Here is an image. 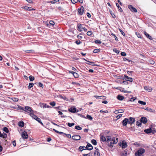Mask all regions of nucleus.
<instances>
[{
    "instance_id": "nucleus-1",
    "label": "nucleus",
    "mask_w": 156,
    "mask_h": 156,
    "mask_svg": "<svg viewBox=\"0 0 156 156\" xmlns=\"http://www.w3.org/2000/svg\"><path fill=\"white\" fill-rule=\"evenodd\" d=\"M30 115L31 116L33 119L35 120L36 121H37L39 123H40L41 125L44 126V125L43 123L41 121V119L37 117L36 115H34V113H30Z\"/></svg>"
},
{
    "instance_id": "nucleus-2",
    "label": "nucleus",
    "mask_w": 156,
    "mask_h": 156,
    "mask_svg": "<svg viewBox=\"0 0 156 156\" xmlns=\"http://www.w3.org/2000/svg\"><path fill=\"white\" fill-rule=\"evenodd\" d=\"M145 152V150L143 148H140L135 153V155L141 156Z\"/></svg>"
},
{
    "instance_id": "nucleus-3",
    "label": "nucleus",
    "mask_w": 156,
    "mask_h": 156,
    "mask_svg": "<svg viewBox=\"0 0 156 156\" xmlns=\"http://www.w3.org/2000/svg\"><path fill=\"white\" fill-rule=\"evenodd\" d=\"M68 111L72 113H75L78 112V110L76 108L75 106H72L69 107Z\"/></svg>"
},
{
    "instance_id": "nucleus-4",
    "label": "nucleus",
    "mask_w": 156,
    "mask_h": 156,
    "mask_svg": "<svg viewBox=\"0 0 156 156\" xmlns=\"http://www.w3.org/2000/svg\"><path fill=\"white\" fill-rule=\"evenodd\" d=\"M24 111L27 112L30 114V113L33 112L34 113V111L32 109V108L28 106H25V107Z\"/></svg>"
},
{
    "instance_id": "nucleus-5",
    "label": "nucleus",
    "mask_w": 156,
    "mask_h": 156,
    "mask_svg": "<svg viewBox=\"0 0 156 156\" xmlns=\"http://www.w3.org/2000/svg\"><path fill=\"white\" fill-rule=\"evenodd\" d=\"M21 136L22 138L24 139H26L28 138V135L27 132L25 131H24L22 133Z\"/></svg>"
},
{
    "instance_id": "nucleus-6",
    "label": "nucleus",
    "mask_w": 156,
    "mask_h": 156,
    "mask_svg": "<svg viewBox=\"0 0 156 156\" xmlns=\"http://www.w3.org/2000/svg\"><path fill=\"white\" fill-rule=\"evenodd\" d=\"M21 8L24 9V10L25 11H35V9H34L31 7H29L26 6H23L21 7Z\"/></svg>"
},
{
    "instance_id": "nucleus-7",
    "label": "nucleus",
    "mask_w": 156,
    "mask_h": 156,
    "mask_svg": "<svg viewBox=\"0 0 156 156\" xmlns=\"http://www.w3.org/2000/svg\"><path fill=\"white\" fill-rule=\"evenodd\" d=\"M128 7L132 12H137V9L131 5H129Z\"/></svg>"
},
{
    "instance_id": "nucleus-8",
    "label": "nucleus",
    "mask_w": 156,
    "mask_h": 156,
    "mask_svg": "<svg viewBox=\"0 0 156 156\" xmlns=\"http://www.w3.org/2000/svg\"><path fill=\"white\" fill-rule=\"evenodd\" d=\"M84 26L83 25L79 24V31H81L83 30L85 31V30H87V29L84 27H83Z\"/></svg>"
},
{
    "instance_id": "nucleus-9",
    "label": "nucleus",
    "mask_w": 156,
    "mask_h": 156,
    "mask_svg": "<svg viewBox=\"0 0 156 156\" xmlns=\"http://www.w3.org/2000/svg\"><path fill=\"white\" fill-rule=\"evenodd\" d=\"M128 124H133L135 122V119L133 117H129L128 119Z\"/></svg>"
},
{
    "instance_id": "nucleus-10",
    "label": "nucleus",
    "mask_w": 156,
    "mask_h": 156,
    "mask_svg": "<svg viewBox=\"0 0 156 156\" xmlns=\"http://www.w3.org/2000/svg\"><path fill=\"white\" fill-rule=\"evenodd\" d=\"M120 146L122 147V148H125L127 147V143L124 140L122 141V143L120 145H119Z\"/></svg>"
},
{
    "instance_id": "nucleus-11",
    "label": "nucleus",
    "mask_w": 156,
    "mask_h": 156,
    "mask_svg": "<svg viewBox=\"0 0 156 156\" xmlns=\"http://www.w3.org/2000/svg\"><path fill=\"white\" fill-rule=\"evenodd\" d=\"M123 80H124V79H125L126 81H129L130 82H132L133 81V79L132 78L129 77L126 75H125L124 77H123Z\"/></svg>"
},
{
    "instance_id": "nucleus-12",
    "label": "nucleus",
    "mask_w": 156,
    "mask_h": 156,
    "mask_svg": "<svg viewBox=\"0 0 156 156\" xmlns=\"http://www.w3.org/2000/svg\"><path fill=\"white\" fill-rule=\"evenodd\" d=\"M140 121L141 123L146 124L147 122V120L145 117H142L140 118Z\"/></svg>"
},
{
    "instance_id": "nucleus-13",
    "label": "nucleus",
    "mask_w": 156,
    "mask_h": 156,
    "mask_svg": "<svg viewBox=\"0 0 156 156\" xmlns=\"http://www.w3.org/2000/svg\"><path fill=\"white\" fill-rule=\"evenodd\" d=\"M84 9L83 6H81L80 7V9L79 8V14L82 15L83 14Z\"/></svg>"
},
{
    "instance_id": "nucleus-14",
    "label": "nucleus",
    "mask_w": 156,
    "mask_h": 156,
    "mask_svg": "<svg viewBox=\"0 0 156 156\" xmlns=\"http://www.w3.org/2000/svg\"><path fill=\"white\" fill-rule=\"evenodd\" d=\"M128 123V120L127 118H125L122 121V124L123 126H126Z\"/></svg>"
},
{
    "instance_id": "nucleus-15",
    "label": "nucleus",
    "mask_w": 156,
    "mask_h": 156,
    "mask_svg": "<svg viewBox=\"0 0 156 156\" xmlns=\"http://www.w3.org/2000/svg\"><path fill=\"white\" fill-rule=\"evenodd\" d=\"M25 123L23 121L21 120L18 123V125L20 127L22 128L24 126Z\"/></svg>"
},
{
    "instance_id": "nucleus-16",
    "label": "nucleus",
    "mask_w": 156,
    "mask_h": 156,
    "mask_svg": "<svg viewBox=\"0 0 156 156\" xmlns=\"http://www.w3.org/2000/svg\"><path fill=\"white\" fill-rule=\"evenodd\" d=\"M35 85H37L38 87H41L42 89H43L44 87V86L43 84L41 82H39L38 83L37 82L35 83Z\"/></svg>"
},
{
    "instance_id": "nucleus-17",
    "label": "nucleus",
    "mask_w": 156,
    "mask_h": 156,
    "mask_svg": "<svg viewBox=\"0 0 156 156\" xmlns=\"http://www.w3.org/2000/svg\"><path fill=\"white\" fill-rule=\"evenodd\" d=\"M107 139H106V141L108 143L110 141H113V138H112L111 136H106Z\"/></svg>"
},
{
    "instance_id": "nucleus-18",
    "label": "nucleus",
    "mask_w": 156,
    "mask_h": 156,
    "mask_svg": "<svg viewBox=\"0 0 156 156\" xmlns=\"http://www.w3.org/2000/svg\"><path fill=\"white\" fill-rule=\"evenodd\" d=\"M17 106H18V107H14L13 108H15V109H19V110H22L23 111L24 110V108L23 107L20 106V105H17Z\"/></svg>"
},
{
    "instance_id": "nucleus-19",
    "label": "nucleus",
    "mask_w": 156,
    "mask_h": 156,
    "mask_svg": "<svg viewBox=\"0 0 156 156\" xmlns=\"http://www.w3.org/2000/svg\"><path fill=\"white\" fill-rule=\"evenodd\" d=\"M84 59L86 61L88 62V63H87V64H88L89 65L93 66H98V65H96L95 64V63L94 62H90L89 61H87V60L85 59L84 58Z\"/></svg>"
},
{
    "instance_id": "nucleus-20",
    "label": "nucleus",
    "mask_w": 156,
    "mask_h": 156,
    "mask_svg": "<svg viewBox=\"0 0 156 156\" xmlns=\"http://www.w3.org/2000/svg\"><path fill=\"white\" fill-rule=\"evenodd\" d=\"M100 140L101 142H104L106 141V138L103 135H101Z\"/></svg>"
},
{
    "instance_id": "nucleus-21",
    "label": "nucleus",
    "mask_w": 156,
    "mask_h": 156,
    "mask_svg": "<svg viewBox=\"0 0 156 156\" xmlns=\"http://www.w3.org/2000/svg\"><path fill=\"white\" fill-rule=\"evenodd\" d=\"M58 97L60 98L63 99L66 101L69 100L66 96H63L62 95H59Z\"/></svg>"
},
{
    "instance_id": "nucleus-22",
    "label": "nucleus",
    "mask_w": 156,
    "mask_h": 156,
    "mask_svg": "<svg viewBox=\"0 0 156 156\" xmlns=\"http://www.w3.org/2000/svg\"><path fill=\"white\" fill-rule=\"evenodd\" d=\"M144 34L149 39L151 40H152L153 39V38H152V37L151 36H150V35L147 33L146 32L144 31Z\"/></svg>"
},
{
    "instance_id": "nucleus-23",
    "label": "nucleus",
    "mask_w": 156,
    "mask_h": 156,
    "mask_svg": "<svg viewBox=\"0 0 156 156\" xmlns=\"http://www.w3.org/2000/svg\"><path fill=\"white\" fill-rule=\"evenodd\" d=\"M117 98L118 100L122 101L123 99L124 98L123 96L121 95H118L117 97Z\"/></svg>"
},
{
    "instance_id": "nucleus-24",
    "label": "nucleus",
    "mask_w": 156,
    "mask_h": 156,
    "mask_svg": "<svg viewBox=\"0 0 156 156\" xmlns=\"http://www.w3.org/2000/svg\"><path fill=\"white\" fill-rule=\"evenodd\" d=\"M35 85V83H29V85L28 87V88L29 89H30L32 87H33L34 85Z\"/></svg>"
},
{
    "instance_id": "nucleus-25",
    "label": "nucleus",
    "mask_w": 156,
    "mask_h": 156,
    "mask_svg": "<svg viewBox=\"0 0 156 156\" xmlns=\"http://www.w3.org/2000/svg\"><path fill=\"white\" fill-rule=\"evenodd\" d=\"M124 152L125 153H124L123 152H121L120 153L121 155L122 156H126L127 154V150L126 149V150H124Z\"/></svg>"
},
{
    "instance_id": "nucleus-26",
    "label": "nucleus",
    "mask_w": 156,
    "mask_h": 156,
    "mask_svg": "<svg viewBox=\"0 0 156 156\" xmlns=\"http://www.w3.org/2000/svg\"><path fill=\"white\" fill-rule=\"evenodd\" d=\"M120 81V83L122 84H124V85H127L128 84V82L127 81L125 80H119Z\"/></svg>"
},
{
    "instance_id": "nucleus-27",
    "label": "nucleus",
    "mask_w": 156,
    "mask_h": 156,
    "mask_svg": "<svg viewBox=\"0 0 156 156\" xmlns=\"http://www.w3.org/2000/svg\"><path fill=\"white\" fill-rule=\"evenodd\" d=\"M144 89L149 92H150L152 90V88L151 87L148 86H145L144 87Z\"/></svg>"
},
{
    "instance_id": "nucleus-28",
    "label": "nucleus",
    "mask_w": 156,
    "mask_h": 156,
    "mask_svg": "<svg viewBox=\"0 0 156 156\" xmlns=\"http://www.w3.org/2000/svg\"><path fill=\"white\" fill-rule=\"evenodd\" d=\"M49 24L50 27H53L54 25L55 24V22L53 21L52 20H50L49 22Z\"/></svg>"
},
{
    "instance_id": "nucleus-29",
    "label": "nucleus",
    "mask_w": 156,
    "mask_h": 156,
    "mask_svg": "<svg viewBox=\"0 0 156 156\" xmlns=\"http://www.w3.org/2000/svg\"><path fill=\"white\" fill-rule=\"evenodd\" d=\"M144 132L145 133L148 134L151 133V128H149L145 129L144 130Z\"/></svg>"
},
{
    "instance_id": "nucleus-30",
    "label": "nucleus",
    "mask_w": 156,
    "mask_h": 156,
    "mask_svg": "<svg viewBox=\"0 0 156 156\" xmlns=\"http://www.w3.org/2000/svg\"><path fill=\"white\" fill-rule=\"evenodd\" d=\"M94 156H100V154L99 152L97 151H95L94 153Z\"/></svg>"
},
{
    "instance_id": "nucleus-31",
    "label": "nucleus",
    "mask_w": 156,
    "mask_h": 156,
    "mask_svg": "<svg viewBox=\"0 0 156 156\" xmlns=\"http://www.w3.org/2000/svg\"><path fill=\"white\" fill-rule=\"evenodd\" d=\"M2 130L6 133H9V130L8 128L6 127H4L2 128Z\"/></svg>"
},
{
    "instance_id": "nucleus-32",
    "label": "nucleus",
    "mask_w": 156,
    "mask_h": 156,
    "mask_svg": "<svg viewBox=\"0 0 156 156\" xmlns=\"http://www.w3.org/2000/svg\"><path fill=\"white\" fill-rule=\"evenodd\" d=\"M66 124L69 127H71L75 125V123L73 122H68Z\"/></svg>"
},
{
    "instance_id": "nucleus-33",
    "label": "nucleus",
    "mask_w": 156,
    "mask_h": 156,
    "mask_svg": "<svg viewBox=\"0 0 156 156\" xmlns=\"http://www.w3.org/2000/svg\"><path fill=\"white\" fill-rule=\"evenodd\" d=\"M116 5L120 12H122L123 11L122 8L119 6V4L118 3H116Z\"/></svg>"
},
{
    "instance_id": "nucleus-34",
    "label": "nucleus",
    "mask_w": 156,
    "mask_h": 156,
    "mask_svg": "<svg viewBox=\"0 0 156 156\" xmlns=\"http://www.w3.org/2000/svg\"><path fill=\"white\" fill-rule=\"evenodd\" d=\"M29 79L30 81L31 82L33 81L35 79V77L31 75L29 77Z\"/></svg>"
},
{
    "instance_id": "nucleus-35",
    "label": "nucleus",
    "mask_w": 156,
    "mask_h": 156,
    "mask_svg": "<svg viewBox=\"0 0 156 156\" xmlns=\"http://www.w3.org/2000/svg\"><path fill=\"white\" fill-rule=\"evenodd\" d=\"M91 142L94 145H96L97 144V142L95 140H91Z\"/></svg>"
},
{
    "instance_id": "nucleus-36",
    "label": "nucleus",
    "mask_w": 156,
    "mask_h": 156,
    "mask_svg": "<svg viewBox=\"0 0 156 156\" xmlns=\"http://www.w3.org/2000/svg\"><path fill=\"white\" fill-rule=\"evenodd\" d=\"M84 146H80L79 147V150L80 151H82L84 150Z\"/></svg>"
},
{
    "instance_id": "nucleus-37",
    "label": "nucleus",
    "mask_w": 156,
    "mask_h": 156,
    "mask_svg": "<svg viewBox=\"0 0 156 156\" xmlns=\"http://www.w3.org/2000/svg\"><path fill=\"white\" fill-rule=\"evenodd\" d=\"M138 103L142 105H146V103L145 102H144L140 100H139L138 101Z\"/></svg>"
},
{
    "instance_id": "nucleus-38",
    "label": "nucleus",
    "mask_w": 156,
    "mask_h": 156,
    "mask_svg": "<svg viewBox=\"0 0 156 156\" xmlns=\"http://www.w3.org/2000/svg\"><path fill=\"white\" fill-rule=\"evenodd\" d=\"M143 109H144L145 110H146L148 111L151 112H152V109L151 108L147 107V108H143Z\"/></svg>"
},
{
    "instance_id": "nucleus-39",
    "label": "nucleus",
    "mask_w": 156,
    "mask_h": 156,
    "mask_svg": "<svg viewBox=\"0 0 156 156\" xmlns=\"http://www.w3.org/2000/svg\"><path fill=\"white\" fill-rule=\"evenodd\" d=\"M49 104L52 107H54L56 103L55 101L51 102L49 103Z\"/></svg>"
},
{
    "instance_id": "nucleus-40",
    "label": "nucleus",
    "mask_w": 156,
    "mask_h": 156,
    "mask_svg": "<svg viewBox=\"0 0 156 156\" xmlns=\"http://www.w3.org/2000/svg\"><path fill=\"white\" fill-rule=\"evenodd\" d=\"M87 144L88 147L90 148H92L91 150H92L93 149V147L92 145L88 142H87Z\"/></svg>"
},
{
    "instance_id": "nucleus-41",
    "label": "nucleus",
    "mask_w": 156,
    "mask_h": 156,
    "mask_svg": "<svg viewBox=\"0 0 156 156\" xmlns=\"http://www.w3.org/2000/svg\"><path fill=\"white\" fill-rule=\"evenodd\" d=\"M53 130L55 133H59L60 134H63V132L58 131L54 129H53Z\"/></svg>"
},
{
    "instance_id": "nucleus-42",
    "label": "nucleus",
    "mask_w": 156,
    "mask_h": 156,
    "mask_svg": "<svg viewBox=\"0 0 156 156\" xmlns=\"http://www.w3.org/2000/svg\"><path fill=\"white\" fill-rule=\"evenodd\" d=\"M2 137H1L3 138H5V139H6L7 137V134L3 132L2 134Z\"/></svg>"
},
{
    "instance_id": "nucleus-43",
    "label": "nucleus",
    "mask_w": 156,
    "mask_h": 156,
    "mask_svg": "<svg viewBox=\"0 0 156 156\" xmlns=\"http://www.w3.org/2000/svg\"><path fill=\"white\" fill-rule=\"evenodd\" d=\"M111 141L112 142V143L113 144H116L118 142V138H116V140H115V137H114L113 138V141Z\"/></svg>"
},
{
    "instance_id": "nucleus-44",
    "label": "nucleus",
    "mask_w": 156,
    "mask_h": 156,
    "mask_svg": "<svg viewBox=\"0 0 156 156\" xmlns=\"http://www.w3.org/2000/svg\"><path fill=\"white\" fill-rule=\"evenodd\" d=\"M86 118L90 120H91L93 119V117L92 116H91L90 115H87Z\"/></svg>"
},
{
    "instance_id": "nucleus-45",
    "label": "nucleus",
    "mask_w": 156,
    "mask_h": 156,
    "mask_svg": "<svg viewBox=\"0 0 156 156\" xmlns=\"http://www.w3.org/2000/svg\"><path fill=\"white\" fill-rule=\"evenodd\" d=\"M63 133L62 134H64V135H66V137H68V138H71V135L70 134H67L63 132Z\"/></svg>"
},
{
    "instance_id": "nucleus-46",
    "label": "nucleus",
    "mask_w": 156,
    "mask_h": 156,
    "mask_svg": "<svg viewBox=\"0 0 156 156\" xmlns=\"http://www.w3.org/2000/svg\"><path fill=\"white\" fill-rule=\"evenodd\" d=\"M115 112H117V113H123L124 112V111L123 109H120L116 110Z\"/></svg>"
},
{
    "instance_id": "nucleus-47",
    "label": "nucleus",
    "mask_w": 156,
    "mask_h": 156,
    "mask_svg": "<svg viewBox=\"0 0 156 156\" xmlns=\"http://www.w3.org/2000/svg\"><path fill=\"white\" fill-rule=\"evenodd\" d=\"M136 34L137 35V37L139 38H141V35L138 32H136Z\"/></svg>"
},
{
    "instance_id": "nucleus-48",
    "label": "nucleus",
    "mask_w": 156,
    "mask_h": 156,
    "mask_svg": "<svg viewBox=\"0 0 156 156\" xmlns=\"http://www.w3.org/2000/svg\"><path fill=\"white\" fill-rule=\"evenodd\" d=\"M113 144H114L112 143V141L110 142V143H108V146L111 148L113 147Z\"/></svg>"
},
{
    "instance_id": "nucleus-49",
    "label": "nucleus",
    "mask_w": 156,
    "mask_h": 156,
    "mask_svg": "<svg viewBox=\"0 0 156 156\" xmlns=\"http://www.w3.org/2000/svg\"><path fill=\"white\" fill-rule=\"evenodd\" d=\"M61 107L60 106H58V107H55L54 108L57 111L58 110H59L60 111H61L62 109H61Z\"/></svg>"
},
{
    "instance_id": "nucleus-50",
    "label": "nucleus",
    "mask_w": 156,
    "mask_h": 156,
    "mask_svg": "<svg viewBox=\"0 0 156 156\" xmlns=\"http://www.w3.org/2000/svg\"><path fill=\"white\" fill-rule=\"evenodd\" d=\"M113 51L117 54H119L120 52V51L119 50H117L116 48L113 49Z\"/></svg>"
},
{
    "instance_id": "nucleus-51",
    "label": "nucleus",
    "mask_w": 156,
    "mask_h": 156,
    "mask_svg": "<svg viewBox=\"0 0 156 156\" xmlns=\"http://www.w3.org/2000/svg\"><path fill=\"white\" fill-rule=\"evenodd\" d=\"M84 150H88L89 151L91 150L92 148H89L87 146V145L86 146V147L84 146Z\"/></svg>"
},
{
    "instance_id": "nucleus-52",
    "label": "nucleus",
    "mask_w": 156,
    "mask_h": 156,
    "mask_svg": "<svg viewBox=\"0 0 156 156\" xmlns=\"http://www.w3.org/2000/svg\"><path fill=\"white\" fill-rule=\"evenodd\" d=\"M78 136V135H73V136H72V138L73 140H76V141H78V139H76L75 138L76 137Z\"/></svg>"
},
{
    "instance_id": "nucleus-53",
    "label": "nucleus",
    "mask_w": 156,
    "mask_h": 156,
    "mask_svg": "<svg viewBox=\"0 0 156 156\" xmlns=\"http://www.w3.org/2000/svg\"><path fill=\"white\" fill-rule=\"evenodd\" d=\"M100 51V50L99 49H95L94 50L93 52L94 53H96L99 52Z\"/></svg>"
},
{
    "instance_id": "nucleus-54",
    "label": "nucleus",
    "mask_w": 156,
    "mask_h": 156,
    "mask_svg": "<svg viewBox=\"0 0 156 156\" xmlns=\"http://www.w3.org/2000/svg\"><path fill=\"white\" fill-rule=\"evenodd\" d=\"M34 51V50H26L24 51L26 53L33 52Z\"/></svg>"
},
{
    "instance_id": "nucleus-55",
    "label": "nucleus",
    "mask_w": 156,
    "mask_h": 156,
    "mask_svg": "<svg viewBox=\"0 0 156 156\" xmlns=\"http://www.w3.org/2000/svg\"><path fill=\"white\" fill-rule=\"evenodd\" d=\"M12 99L13 101L15 102H17L19 101V99L15 97L13 98Z\"/></svg>"
},
{
    "instance_id": "nucleus-56",
    "label": "nucleus",
    "mask_w": 156,
    "mask_h": 156,
    "mask_svg": "<svg viewBox=\"0 0 156 156\" xmlns=\"http://www.w3.org/2000/svg\"><path fill=\"white\" fill-rule=\"evenodd\" d=\"M94 42L96 43V44H101V43H102V42L101 41H100V40H95L94 41Z\"/></svg>"
},
{
    "instance_id": "nucleus-57",
    "label": "nucleus",
    "mask_w": 156,
    "mask_h": 156,
    "mask_svg": "<svg viewBox=\"0 0 156 156\" xmlns=\"http://www.w3.org/2000/svg\"><path fill=\"white\" fill-rule=\"evenodd\" d=\"M72 3L74 4L78 2V0H71Z\"/></svg>"
},
{
    "instance_id": "nucleus-58",
    "label": "nucleus",
    "mask_w": 156,
    "mask_h": 156,
    "mask_svg": "<svg viewBox=\"0 0 156 156\" xmlns=\"http://www.w3.org/2000/svg\"><path fill=\"white\" fill-rule=\"evenodd\" d=\"M75 78L78 77V74L76 72H74V73L73 74Z\"/></svg>"
},
{
    "instance_id": "nucleus-59",
    "label": "nucleus",
    "mask_w": 156,
    "mask_h": 156,
    "mask_svg": "<svg viewBox=\"0 0 156 156\" xmlns=\"http://www.w3.org/2000/svg\"><path fill=\"white\" fill-rule=\"evenodd\" d=\"M136 125L138 126H141V123L137 121L136 122Z\"/></svg>"
},
{
    "instance_id": "nucleus-60",
    "label": "nucleus",
    "mask_w": 156,
    "mask_h": 156,
    "mask_svg": "<svg viewBox=\"0 0 156 156\" xmlns=\"http://www.w3.org/2000/svg\"><path fill=\"white\" fill-rule=\"evenodd\" d=\"M46 141L48 142H49L51 140V137H47L46 139Z\"/></svg>"
},
{
    "instance_id": "nucleus-61",
    "label": "nucleus",
    "mask_w": 156,
    "mask_h": 156,
    "mask_svg": "<svg viewBox=\"0 0 156 156\" xmlns=\"http://www.w3.org/2000/svg\"><path fill=\"white\" fill-rule=\"evenodd\" d=\"M110 13L112 16L113 18H115V14L112 12V11H110Z\"/></svg>"
},
{
    "instance_id": "nucleus-62",
    "label": "nucleus",
    "mask_w": 156,
    "mask_h": 156,
    "mask_svg": "<svg viewBox=\"0 0 156 156\" xmlns=\"http://www.w3.org/2000/svg\"><path fill=\"white\" fill-rule=\"evenodd\" d=\"M136 98H130V100H129V101H133Z\"/></svg>"
},
{
    "instance_id": "nucleus-63",
    "label": "nucleus",
    "mask_w": 156,
    "mask_h": 156,
    "mask_svg": "<svg viewBox=\"0 0 156 156\" xmlns=\"http://www.w3.org/2000/svg\"><path fill=\"white\" fill-rule=\"evenodd\" d=\"M149 62L150 64H154L155 63V62L154 61L152 60H150L149 61Z\"/></svg>"
},
{
    "instance_id": "nucleus-64",
    "label": "nucleus",
    "mask_w": 156,
    "mask_h": 156,
    "mask_svg": "<svg viewBox=\"0 0 156 156\" xmlns=\"http://www.w3.org/2000/svg\"><path fill=\"white\" fill-rule=\"evenodd\" d=\"M91 154V153H89L88 154H83V156H90Z\"/></svg>"
}]
</instances>
